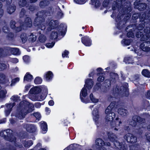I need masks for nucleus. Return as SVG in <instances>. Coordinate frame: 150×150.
I'll return each mask as SVG.
<instances>
[{
    "instance_id": "obj_21",
    "label": "nucleus",
    "mask_w": 150,
    "mask_h": 150,
    "mask_svg": "<svg viewBox=\"0 0 150 150\" xmlns=\"http://www.w3.org/2000/svg\"><path fill=\"white\" fill-rule=\"evenodd\" d=\"M26 127L27 131L30 133H35L37 130L36 126L32 125L27 124Z\"/></svg>"
},
{
    "instance_id": "obj_7",
    "label": "nucleus",
    "mask_w": 150,
    "mask_h": 150,
    "mask_svg": "<svg viewBox=\"0 0 150 150\" xmlns=\"http://www.w3.org/2000/svg\"><path fill=\"white\" fill-rule=\"evenodd\" d=\"M146 20H148L149 21H150V10L147 12L146 17L145 18L142 17L140 18L139 22L140 23L137 26L136 25H135L136 29L138 30H142L145 26Z\"/></svg>"
},
{
    "instance_id": "obj_19",
    "label": "nucleus",
    "mask_w": 150,
    "mask_h": 150,
    "mask_svg": "<svg viewBox=\"0 0 150 150\" xmlns=\"http://www.w3.org/2000/svg\"><path fill=\"white\" fill-rule=\"evenodd\" d=\"M12 131L10 129H7L4 131H1L0 132V136L3 137L4 139H6L7 137H8L10 135H12Z\"/></svg>"
},
{
    "instance_id": "obj_37",
    "label": "nucleus",
    "mask_w": 150,
    "mask_h": 150,
    "mask_svg": "<svg viewBox=\"0 0 150 150\" xmlns=\"http://www.w3.org/2000/svg\"><path fill=\"white\" fill-rule=\"evenodd\" d=\"M135 31V29L134 28H132L127 33V36L129 38L130 37L133 38L134 36V32Z\"/></svg>"
},
{
    "instance_id": "obj_52",
    "label": "nucleus",
    "mask_w": 150,
    "mask_h": 150,
    "mask_svg": "<svg viewBox=\"0 0 150 150\" xmlns=\"http://www.w3.org/2000/svg\"><path fill=\"white\" fill-rule=\"evenodd\" d=\"M26 11L24 8L21 9L20 13V17L21 18L24 17L25 15Z\"/></svg>"
},
{
    "instance_id": "obj_47",
    "label": "nucleus",
    "mask_w": 150,
    "mask_h": 150,
    "mask_svg": "<svg viewBox=\"0 0 150 150\" xmlns=\"http://www.w3.org/2000/svg\"><path fill=\"white\" fill-rule=\"evenodd\" d=\"M11 135H10L8 137H7V138L8 139V140L11 142H13L15 144H16V138L15 137H11Z\"/></svg>"
},
{
    "instance_id": "obj_28",
    "label": "nucleus",
    "mask_w": 150,
    "mask_h": 150,
    "mask_svg": "<svg viewBox=\"0 0 150 150\" xmlns=\"http://www.w3.org/2000/svg\"><path fill=\"white\" fill-rule=\"evenodd\" d=\"M118 114L122 117H125L127 116L128 113L127 110L123 108H120L118 109Z\"/></svg>"
},
{
    "instance_id": "obj_26",
    "label": "nucleus",
    "mask_w": 150,
    "mask_h": 150,
    "mask_svg": "<svg viewBox=\"0 0 150 150\" xmlns=\"http://www.w3.org/2000/svg\"><path fill=\"white\" fill-rule=\"evenodd\" d=\"M24 25L26 27L30 28L32 25V22L30 18L26 17L25 19Z\"/></svg>"
},
{
    "instance_id": "obj_18",
    "label": "nucleus",
    "mask_w": 150,
    "mask_h": 150,
    "mask_svg": "<svg viewBox=\"0 0 150 150\" xmlns=\"http://www.w3.org/2000/svg\"><path fill=\"white\" fill-rule=\"evenodd\" d=\"M42 86H36L34 88H31L29 91V92L32 94H38L42 91Z\"/></svg>"
},
{
    "instance_id": "obj_24",
    "label": "nucleus",
    "mask_w": 150,
    "mask_h": 150,
    "mask_svg": "<svg viewBox=\"0 0 150 150\" xmlns=\"http://www.w3.org/2000/svg\"><path fill=\"white\" fill-rule=\"evenodd\" d=\"M42 95L40 98L42 100H44L48 94V91L47 88L44 86H42Z\"/></svg>"
},
{
    "instance_id": "obj_45",
    "label": "nucleus",
    "mask_w": 150,
    "mask_h": 150,
    "mask_svg": "<svg viewBox=\"0 0 150 150\" xmlns=\"http://www.w3.org/2000/svg\"><path fill=\"white\" fill-rule=\"evenodd\" d=\"M90 98L92 102L94 103H97L98 101V99L94 98L92 93L90 95Z\"/></svg>"
},
{
    "instance_id": "obj_11",
    "label": "nucleus",
    "mask_w": 150,
    "mask_h": 150,
    "mask_svg": "<svg viewBox=\"0 0 150 150\" xmlns=\"http://www.w3.org/2000/svg\"><path fill=\"white\" fill-rule=\"evenodd\" d=\"M59 34L62 36H64L67 30V26L64 24L61 23L59 25L57 26L56 28Z\"/></svg>"
},
{
    "instance_id": "obj_44",
    "label": "nucleus",
    "mask_w": 150,
    "mask_h": 150,
    "mask_svg": "<svg viewBox=\"0 0 150 150\" xmlns=\"http://www.w3.org/2000/svg\"><path fill=\"white\" fill-rule=\"evenodd\" d=\"M39 40L41 43H44L46 40V37L43 34H41L39 37Z\"/></svg>"
},
{
    "instance_id": "obj_36",
    "label": "nucleus",
    "mask_w": 150,
    "mask_h": 150,
    "mask_svg": "<svg viewBox=\"0 0 150 150\" xmlns=\"http://www.w3.org/2000/svg\"><path fill=\"white\" fill-rule=\"evenodd\" d=\"M49 4V2L47 0H44L41 1L39 5L41 8H44L47 6Z\"/></svg>"
},
{
    "instance_id": "obj_23",
    "label": "nucleus",
    "mask_w": 150,
    "mask_h": 150,
    "mask_svg": "<svg viewBox=\"0 0 150 150\" xmlns=\"http://www.w3.org/2000/svg\"><path fill=\"white\" fill-rule=\"evenodd\" d=\"M53 74L51 71L46 72L44 75V79L47 81H50L52 79L53 77Z\"/></svg>"
},
{
    "instance_id": "obj_46",
    "label": "nucleus",
    "mask_w": 150,
    "mask_h": 150,
    "mask_svg": "<svg viewBox=\"0 0 150 150\" xmlns=\"http://www.w3.org/2000/svg\"><path fill=\"white\" fill-rule=\"evenodd\" d=\"M14 35L13 33L10 32L8 33L6 38L9 40H13L14 39Z\"/></svg>"
},
{
    "instance_id": "obj_29",
    "label": "nucleus",
    "mask_w": 150,
    "mask_h": 150,
    "mask_svg": "<svg viewBox=\"0 0 150 150\" xmlns=\"http://www.w3.org/2000/svg\"><path fill=\"white\" fill-rule=\"evenodd\" d=\"M18 4L20 7H25L26 8L28 7L29 5V2L26 0H20Z\"/></svg>"
},
{
    "instance_id": "obj_61",
    "label": "nucleus",
    "mask_w": 150,
    "mask_h": 150,
    "mask_svg": "<svg viewBox=\"0 0 150 150\" xmlns=\"http://www.w3.org/2000/svg\"><path fill=\"white\" fill-rule=\"evenodd\" d=\"M69 53V52L68 51L65 50L62 54V57L63 58L65 57H67Z\"/></svg>"
},
{
    "instance_id": "obj_33",
    "label": "nucleus",
    "mask_w": 150,
    "mask_h": 150,
    "mask_svg": "<svg viewBox=\"0 0 150 150\" xmlns=\"http://www.w3.org/2000/svg\"><path fill=\"white\" fill-rule=\"evenodd\" d=\"M33 79V76L30 74L29 72L26 73L24 77L23 81H31Z\"/></svg>"
},
{
    "instance_id": "obj_22",
    "label": "nucleus",
    "mask_w": 150,
    "mask_h": 150,
    "mask_svg": "<svg viewBox=\"0 0 150 150\" xmlns=\"http://www.w3.org/2000/svg\"><path fill=\"white\" fill-rule=\"evenodd\" d=\"M147 14V13H144L143 14H141V13H134L132 16V18L133 20L135 21L137 19L139 18V21L140 20V18L142 17L145 18L146 17Z\"/></svg>"
},
{
    "instance_id": "obj_39",
    "label": "nucleus",
    "mask_w": 150,
    "mask_h": 150,
    "mask_svg": "<svg viewBox=\"0 0 150 150\" xmlns=\"http://www.w3.org/2000/svg\"><path fill=\"white\" fill-rule=\"evenodd\" d=\"M132 39H124L121 41L122 44H123L125 45L128 46L132 42Z\"/></svg>"
},
{
    "instance_id": "obj_62",
    "label": "nucleus",
    "mask_w": 150,
    "mask_h": 150,
    "mask_svg": "<svg viewBox=\"0 0 150 150\" xmlns=\"http://www.w3.org/2000/svg\"><path fill=\"white\" fill-rule=\"evenodd\" d=\"M109 3V0H104L103 3V6L104 7H107Z\"/></svg>"
},
{
    "instance_id": "obj_49",
    "label": "nucleus",
    "mask_w": 150,
    "mask_h": 150,
    "mask_svg": "<svg viewBox=\"0 0 150 150\" xmlns=\"http://www.w3.org/2000/svg\"><path fill=\"white\" fill-rule=\"evenodd\" d=\"M7 68L6 64L3 63H0V71L5 70Z\"/></svg>"
},
{
    "instance_id": "obj_63",
    "label": "nucleus",
    "mask_w": 150,
    "mask_h": 150,
    "mask_svg": "<svg viewBox=\"0 0 150 150\" xmlns=\"http://www.w3.org/2000/svg\"><path fill=\"white\" fill-rule=\"evenodd\" d=\"M99 76L98 78L97 81L99 82H103L104 79V77L103 75H99Z\"/></svg>"
},
{
    "instance_id": "obj_31",
    "label": "nucleus",
    "mask_w": 150,
    "mask_h": 150,
    "mask_svg": "<svg viewBox=\"0 0 150 150\" xmlns=\"http://www.w3.org/2000/svg\"><path fill=\"white\" fill-rule=\"evenodd\" d=\"M108 139L112 143L116 140L117 138L116 136L112 133L108 132Z\"/></svg>"
},
{
    "instance_id": "obj_42",
    "label": "nucleus",
    "mask_w": 150,
    "mask_h": 150,
    "mask_svg": "<svg viewBox=\"0 0 150 150\" xmlns=\"http://www.w3.org/2000/svg\"><path fill=\"white\" fill-rule=\"evenodd\" d=\"M37 38L36 35H35L34 33H31L30 35L29 36V40L32 42H35Z\"/></svg>"
},
{
    "instance_id": "obj_25",
    "label": "nucleus",
    "mask_w": 150,
    "mask_h": 150,
    "mask_svg": "<svg viewBox=\"0 0 150 150\" xmlns=\"http://www.w3.org/2000/svg\"><path fill=\"white\" fill-rule=\"evenodd\" d=\"M141 75L138 74L134 75L133 77V82L136 86H138L139 84V81L140 80Z\"/></svg>"
},
{
    "instance_id": "obj_40",
    "label": "nucleus",
    "mask_w": 150,
    "mask_h": 150,
    "mask_svg": "<svg viewBox=\"0 0 150 150\" xmlns=\"http://www.w3.org/2000/svg\"><path fill=\"white\" fill-rule=\"evenodd\" d=\"M142 75L144 76L149 78L150 77V72L147 69H144L142 72Z\"/></svg>"
},
{
    "instance_id": "obj_17",
    "label": "nucleus",
    "mask_w": 150,
    "mask_h": 150,
    "mask_svg": "<svg viewBox=\"0 0 150 150\" xmlns=\"http://www.w3.org/2000/svg\"><path fill=\"white\" fill-rule=\"evenodd\" d=\"M148 46H149L146 41L142 43L140 45L139 47L143 51L148 52L150 51V47H149Z\"/></svg>"
},
{
    "instance_id": "obj_57",
    "label": "nucleus",
    "mask_w": 150,
    "mask_h": 150,
    "mask_svg": "<svg viewBox=\"0 0 150 150\" xmlns=\"http://www.w3.org/2000/svg\"><path fill=\"white\" fill-rule=\"evenodd\" d=\"M23 59L24 62L28 63L30 61L29 57L28 55H24L23 57Z\"/></svg>"
},
{
    "instance_id": "obj_64",
    "label": "nucleus",
    "mask_w": 150,
    "mask_h": 150,
    "mask_svg": "<svg viewBox=\"0 0 150 150\" xmlns=\"http://www.w3.org/2000/svg\"><path fill=\"white\" fill-rule=\"evenodd\" d=\"M76 3L82 4H84L86 2L85 0H74Z\"/></svg>"
},
{
    "instance_id": "obj_35",
    "label": "nucleus",
    "mask_w": 150,
    "mask_h": 150,
    "mask_svg": "<svg viewBox=\"0 0 150 150\" xmlns=\"http://www.w3.org/2000/svg\"><path fill=\"white\" fill-rule=\"evenodd\" d=\"M96 144L98 146L105 145L104 141L101 138H98L96 139Z\"/></svg>"
},
{
    "instance_id": "obj_56",
    "label": "nucleus",
    "mask_w": 150,
    "mask_h": 150,
    "mask_svg": "<svg viewBox=\"0 0 150 150\" xmlns=\"http://www.w3.org/2000/svg\"><path fill=\"white\" fill-rule=\"evenodd\" d=\"M20 37L21 39L22 42L25 43L27 41V38L25 36H24V34H21L20 36Z\"/></svg>"
},
{
    "instance_id": "obj_1",
    "label": "nucleus",
    "mask_w": 150,
    "mask_h": 150,
    "mask_svg": "<svg viewBox=\"0 0 150 150\" xmlns=\"http://www.w3.org/2000/svg\"><path fill=\"white\" fill-rule=\"evenodd\" d=\"M115 104L114 103L112 102L106 109L105 112L106 116L105 118V121L107 123L110 122L111 126L112 127L119 126L120 124L122 123L121 120L117 117L115 119V120L113 121L116 117L115 114L112 112V110L114 107Z\"/></svg>"
},
{
    "instance_id": "obj_6",
    "label": "nucleus",
    "mask_w": 150,
    "mask_h": 150,
    "mask_svg": "<svg viewBox=\"0 0 150 150\" xmlns=\"http://www.w3.org/2000/svg\"><path fill=\"white\" fill-rule=\"evenodd\" d=\"M144 32L140 31H137L136 34L137 38H140V40L142 41H146L149 39L147 42L149 46L150 45V27H146L144 30Z\"/></svg>"
},
{
    "instance_id": "obj_10",
    "label": "nucleus",
    "mask_w": 150,
    "mask_h": 150,
    "mask_svg": "<svg viewBox=\"0 0 150 150\" xmlns=\"http://www.w3.org/2000/svg\"><path fill=\"white\" fill-rule=\"evenodd\" d=\"M92 115L93 120L97 125V127H98L99 124L98 120L100 118L98 110L97 108H94L92 112Z\"/></svg>"
},
{
    "instance_id": "obj_34",
    "label": "nucleus",
    "mask_w": 150,
    "mask_h": 150,
    "mask_svg": "<svg viewBox=\"0 0 150 150\" xmlns=\"http://www.w3.org/2000/svg\"><path fill=\"white\" fill-rule=\"evenodd\" d=\"M58 37V33L57 32L52 31L50 35V38L53 40L57 38Z\"/></svg>"
},
{
    "instance_id": "obj_2",
    "label": "nucleus",
    "mask_w": 150,
    "mask_h": 150,
    "mask_svg": "<svg viewBox=\"0 0 150 150\" xmlns=\"http://www.w3.org/2000/svg\"><path fill=\"white\" fill-rule=\"evenodd\" d=\"M33 107L26 100L21 102L17 107L15 116L19 119H22L25 118V115L33 110Z\"/></svg>"
},
{
    "instance_id": "obj_51",
    "label": "nucleus",
    "mask_w": 150,
    "mask_h": 150,
    "mask_svg": "<svg viewBox=\"0 0 150 150\" xmlns=\"http://www.w3.org/2000/svg\"><path fill=\"white\" fill-rule=\"evenodd\" d=\"M124 61L127 64H129L132 63V59L129 57H125Z\"/></svg>"
},
{
    "instance_id": "obj_41",
    "label": "nucleus",
    "mask_w": 150,
    "mask_h": 150,
    "mask_svg": "<svg viewBox=\"0 0 150 150\" xmlns=\"http://www.w3.org/2000/svg\"><path fill=\"white\" fill-rule=\"evenodd\" d=\"M33 144V141L31 140L27 141H25L23 143V145L25 148H28L31 146Z\"/></svg>"
},
{
    "instance_id": "obj_32",
    "label": "nucleus",
    "mask_w": 150,
    "mask_h": 150,
    "mask_svg": "<svg viewBox=\"0 0 150 150\" xmlns=\"http://www.w3.org/2000/svg\"><path fill=\"white\" fill-rule=\"evenodd\" d=\"M9 49L11 54L13 55H19L20 52L18 48H8Z\"/></svg>"
},
{
    "instance_id": "obj_53",
    "label": "nucleus",
    "mask_w": 150,
    "mask_h": 150,
    "mask_svg": "<svg viewBox=\"0 0 150 150\" xmlns=\"http://www.w3.org/2000/svg\"><path fill=\"white\" fill-rule=\"evenodd\" d=\"M2 4L0 1V21H1V18L3 16L4 13V11L2 8Z\"/></svg>"
},
{
    "instance_id": "obj_15",
    "label": "nucleus",
    "mask_w": 150,
    "mask_h": 150,
    "mask_svg": "<svg viewBox=\"0 0 150 150\" xmlns=\"http://www.w3.org/2000/svg\"><path fill=\"white\" fill-rule=\"evenodd\" d=\"M113 146L115 149H118L119 150H127V148L123 143H120L117 140H116L113 143Z\"/></svg>"
},
{
    "instance_id": "obj_59",
    "label": "nucleus",
    "mask_w": 150,
    "mask_h": 150,
    "mask_svg": "<svg viewBox=\"0 0 150 150\" xmlns=\"http://www.w3.org/2000/svg\"><path fill=\"white\" fill-rule=\"evenodd\" d=\"M96 71L98 72L97 74V75L98 76L100 75L103 74V73L102 72L103 71V69L101 68H98L97 69Z\"/></svg>"
},
{
    "instance_id": "obj_20",
    "label": "nucleus",
    "mask_w": 150,
    "mask_h": 150,
    "mask_svg": "<svg viewBox=\"0 0 150 150\" xmlns=\"http://www.w3.org/2000/svg\"><path fill=\"white\" fill-rule=\"evenodd\" d=\"M8 81L6 76L3 73L0 72V84H5L7 83Z\"/></svg>"
},
{
    "instance_id": "obj_3",
    "label": "nucleus",
    "mask_w": 150,
    "mask_h": 150,
    "mask_svg": "<svg viewBox=\"0 0 150 150\" xmlns=\"http://www.w3.org/2000/svg\"><path fill=\"white\" fill-rule=\"evenodd\" d=\"M39 12V16L35 18L34 22V25L37 27V31L39 30H42L45 29L44 25L45 18L50 15V12L46 10H41Z\"/></svg>"
},
{
    "instance_id": "obj_30",
    "label": "nucleus",
    "mask_w": 150,
    "mask_h": 150,
    "mask_svg": "<svg viewBox=\"0 0 150 150\" xmlns=\"http://www.w3.org/2000/svg\"><path fill=\"white\" fill-rule=\"evenodd\" d=\"M41 128L42 130V133L45 134L47 130V123L43 121L40 124Z\"/></svg>"
},
{
    "instance_id": "obj_12",
    "label": "nucleus",
    "mask_w": 150,
    "mask_h": 150,
    "mask_svg": "<svg viewBox=\"0 0 150 150\" xmlns=\"http://www.w3.org/2000/svg\"><path fill=\"white\" fill-rule=\"evenodd\" d=\"M81 42L85 46H90L92 45V40L87 35H86L81 38Z\"/></svg>"
},
{
    "instance_id": "obj_16",
    "label": "nucleus",
    "mask_w": 150,
    "mask_h": 150,
    "mask_svg": "<svg viewBox=\"0 0 150 150\" xmlns=\"http://www.w3.org/2000/svg\"><path fill=\"white\" fill-rule=\"evenodd\" d=\"M126 140L128 143L134 144L137 142V138L132 134L128 133L126 136Z\"/></svg>"
},
{
    "instance_id": "obj_8",
    "label": "nucleus",
    "mask_w": 150,
    "mask_h": 150,
    "mask_svg": "<svg viewBox=\"0 0 150 150\" xmlns=\"http://www.w3.org/2000/svg\"><path fill=\"white\" fill-rule=\"evenodd\" d=\"M145 120V118H142L139 115H134L132 116V120L129 121V124L132 127H135L137 123H140Z\"/></svg>"
},
{
    "instance_id": "obj_60",
    "label": "nucleus",
    "mask_w": 150,
    "mask_h": 150,
    "mask_svg": "<svg viewBox=\"0 0 150 150\" xmlns=\"http://www.w3.org/2000/svg\"><path fill=\"white\" fill-rule=\"evenodd\" d=\"M123 17V15H122V14H118L116 18V22L120 21H122V18Z\"/></svg>"
},
{
    "instance_id": "obj_50",
    "label": "nucleus",
    "mask_w": 150,
    "mask_h": 150,
    "mask_svg": "<svg viewBox=\"0 0 150 150\" xmlns=\"http://www.w3.org/2000/svg\"><path fill=\"white\" fill-rule=\"evenodd\" d=\"M116 22H117V29L119 30L123 28V26L122 25V21H119Z\"/></svg>"
},
{
    "instance_id": "obj_38",
    "label": "nucleus",
    "mask_w": 150,
    "mask_h": 150,
    "mask_svg": "<svg viewBox=\"0 0 150 150\" xmlns=\"http://www.w3.org/2000/svg\"><path fill=\"white\" fill-rule=\"evenodd\" d=\"M104 86L106 89H109L110 88L111 85V80L109 79H106L104 81Z\"/></svg>"
},
{
    "instance_id": "obj_58",
    "label": "nucleus",
    "mask_w": 150,
    "mask_h": 150,
    "mask_svg": "<svg viewBox=\"0 0 150 150\" xmlns=\"http://www.w3.org/2000/svg\"><path fill=\"white\" fill-rule=\"evenodd\" d=\"M28 9L30 11H33L36 9V6L33 4H31L29 6Z\"/></svg>"
},
{
    "instance_id": "obj_48",
    "label": "nucleus",
    "mask_w": 150,
    "mask_h": 150,
    "mask_svg": "<svg viewBox=\"0 0 150 150\" xmlns=\"http://www.w3.org/2000/svg\"><path fill=\"white\" fill-rule=\"evenodd\" d=\"M123 90L124 92L123 94L125 96L127 97L128 96L129 93L128 88L127 87H123Z\"/></svg>"
},
{
    "instance_id": "obj_27",
    "label": "nucleus",
    "mask_w": 150,
    "mask_h": 150,
    "mask_svg": "<svg viewBox=\"0 0 150 150\" xmlns=\"http://www.w3.org/2000/svg\"><path fill=\"white\" fill-rule=\"evenodd\" d=\"M16 9V6L12 4V5H9L7 7V11L8 14H11L15 12Z\"/></svg>"
},
{
    "instance_id": "obj_9",
    "label": "nucleus",
    "mask_w": 150,
    "mask_h": 150,
    "mask_svg": "<svg viewBox=\"0 0 150 150\" xmlns=\"http://www.w3.org/2000/svg\"><path fill=\"white\" fill-rule=\"evenodd\" d=\"M134 8L140 11L144 10L147 7V5L145 3H142L140 0H136L134 4Z\"/></svg>"
},
{
    "instance_id": "obj_13",
    "label": "nucleus",
    "mask_w": 150,
    "mask_h": 150,
    "mask_svg": "<svg viewBox=\"0 0 150 150\" xmlns=\"http://www.w3.org/2000/svg\"><path fill=\"white\" fill-rule=\"evenodd\" d=\"M8 47H0V58H3L5 57L8 56H10L9 49Z\"/></svg>"
},
{
    "instance_id": "obj_14",
    "label": "nucleus",
    "mask_w": 150,
    "mask_h": 150,
    "mask_svg": "<svg viewBox=\"0 0 150 150\" xmlns=\"http://www.w3.org/2000/svg\"><path fill=\"white\" fill-rule=\"evenodd\" d=\"M46 24L52 29H53L56 28L58 25V23L57 21L50 19L47 20Z\"/></svg>"
},
{
    "instance_id": "obj_55",
    "label": "nucleus",
    "mask_w": 150,
    "mask_h": 150,
    "mask_svg": "<svg viewBox=\"0 0 150 150\" xmlns=\"http://www.w3.org/2000/svg\"><path fill=\"white\" fill-rule=\"evenodd\" d=\"M16 22L13 20H11L10 22V26L11 28L12 29H13L16 27Z\"/></svg>"
},
{
    "instance_id": "obj_5",
    "label": "nucleus",
    "mask_w": 150,
    "mask_h": 150,
    "mask_svg": "<svg viewBox=\"0 0 150 150\" xmlns=\"http://www.w3.org/2000/svg\"><path fill=\"white\" fill-rule=\"evenodd\" d=\"M131 5V3L129 1H126L124 3L123 7L121 10L122 15H123V17L126 15L124 18V21L125 22L127 21L129 19L132 15L130 13L132 9Z\"/></svg>"
},
{
    "instance_id": "obj_4",
    "label": "nucleus",
    "mask_w": 150,
    "mask_h": 150,
    "mask_svg": "<svg viewBox=\"0 0 150 150\" xmlns=\"http://www.w3.org/2000/svg\"><path fill=\"white\" fill-rule=\"evenodd\" d=\"M86 87L88 90L92 88L93 85V81L91 79H87L85 81V84L81 90L80 95V98L81 101L83 103L86 104L90 102V100L88 98L84 99L83 97L85 98L88 95Z\"/></svg>"
},
{
    "instance_id": "obj_43",
    "label": "nucleus",
    "mask_w": 150,
    "mask_h": 150,
    "mask_svg": "<svg viewBox=\"0 0 150 150\" xmlns=\"http://www.w3.org/2000/svg\"><path fill=\"white\" fill-rule=\"evenodd\" d=\"M42 79L39 76L36 77L34 79V83L36 85L40 84L42 83Z\"/></svg>"
},
{
    "instance_id": "obj_54",
    "label": "nucleus",
    "mask_w": 150,
    "mask_h": 150,
    "mask_svg": "<svg viewBox=\"0 0 150 150\" xmlns=\"http://www.w3.org/2000/svg\"><path fill=\"white\" fill-rule=\"evenodd\" d=\"M55 44V42L54 41L52 42L51 43H46L45 45L48 48H51Z\"/></svg>"
}]
</instances>
